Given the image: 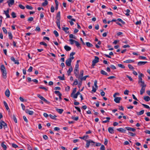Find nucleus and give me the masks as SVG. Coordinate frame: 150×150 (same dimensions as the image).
<instances>
[{
	"label": "nucleus",
	"instance_id": "obj_56",
	"mask_svg": "<svg viewBox=\"0 0 150 150\" xmlns=\"http://www.w3.org/2000/svg\"><path fill=\"white\" fill-rule=\"evenodd\" d=\"M78 84V81L77 79H75L73 83V85H76Z\"/></svg>",
	"mask_w": 150,
	"mask_h": 150
},
{
	"label": "nucleus",
	"instance_id": "obj_3",
	"mask_svg": "<svg viewBox=\"0 0 150 150\" xmlns=\"http://www.w3.org/2000/svg\"><path fill=\"white\" fill-rule=\"evenodd\" d=\"M74 58V57H72L71 58H68L65 62V63L67 66L70 67L71 65L72 60Z\"/></svg>",
	"mask_w": 150,
	"mask_h": 150
},
{
	"label": "nucleus",
	"instance_id": "obj_33",
	"mask_svg": "<svg viewBox=\"0 0 150 150\" xmlns=\"http://www.w3.org/2000/svg\"><path fill=\"white\" fill-rule=\"evenodd\" d=\"M89 75H86L84 76H83L82 78L80 80H81V81L84 80L85 81L87 77H89Z\"/></svg>",
	"mask_w": 150,
	"mask_h": 150
},
{
	"label": "nucleus",
	"instance_id": "obj_58",
	"mask_svg": "<svg viewBox=\"0 0 150 150\" xmlns=\"http://www.w3.org/2000/svg\"><path fill=\"white\" fill-rule=\"evenodd\" d=\"M33 68L32 67L30 66V67L29 69H28V71L29 72H31L32 71Z\"/></svg>",
	"mask_w": 150,
	"mask_h": 150
},
{
	"label": "nucleus",
	"instance_id": "obj_18",
	"mask_svg": "<svg viewBox=\"0 0 150 150\" xmlns=\"http://www.w3.org/2000/svg\"><path fill=\"white\" fill-rule=\"evenodd\" d=\"M10 94V91L8 89L6 90L5 92V95L8 97H9Z\"/></svg>",
	"mask_w": 150,
	"mask_h": 150
},
{
	"label": "nucleus",
	"instance_id": "obj_62",
	"mask_svg": "<svg viewBox=\"0 0 150 150\" xmlns=\"http://www.w3.org/2000/svg\"><path fill=\"white\" fill-rule=\"evenodd\" d=\"M19 7L23 9H24L25 8V6H23L22 4H19L18 6Z\"/></svg>",
	"mask_w": 150,
	"mask_h": 150
},
{
	"label": "nucleus",
	"instance_id": "obj_31",
	"mask_svg": "<svg viewBox=\"0 0 150 150\" xmlns=\"http://www.w3.org/2000/svg\"><path fill=\"white\" fill-rule=\"evenodd\" d=\"M88 135H86V136H84L82 137H80L79 138L85 140L87 139H88Z\"/></svg>",
	"mask_w": 150,
	"mask_h": 150
},
{
	"label": "nucleus",
	"instance_id": "obj_10",
	"mask_svg": "<svg viewBox=\"0 0 150 150\" xmlns=\"http://www.w3.org/2000/svg\"><path fill=\"white\" fill-rule=\"evenodd\" d=\"M125 129L129 131L135 132L136 129L134 128H132L129 127H126Z\"/></svg>",
	"mask_w": 150,
	"mask_h": 150
},
{
	"label": "nucleus",
	"instance_id": "obj_60",
	"mask_svg": "<svg viewBox=\"0 0 150 150\" xmlns=\"http://www.w3.org/2000/svg\"><path fill=\"white\" fill-rule=\"evenodd\" d=\"M35 30L36 31H37L38 32H39L40 30V28L39 26H38L36 27V29H35Z\"/></svg>",
	"mask_w": 150,
	"mask_h": 150
},
{
	"label": "nucleus",
	"instance_id": "obj_32",
	"mask_svg": "<svg viewBox=\"0 0 150 150\" xmlns=\"http://www.w3.org/2000/svg\"><path fill=\"white\" fill-rule=\"evenodd\" d=\"M76 88H74L73 89V91L71 94V96L72 97L73 94L76 92Z\"/></svg>",
	"mask_w": 150,
	"mask_h": 150
},
{
	"label": "nucleus",
	"instance_id": "obj_49",
	"mask_svg": "<svg viewBox=\"0 0 150 150\" xmlns=\"http://www.w3.org/2000/svg\"><path fill=\"white\" fill-rule=\"evenodd\" d=\"M141 104L145 108H147V109H150V107H149V106H148V105H146L144 104H142V103H141Z\"/></svg>",
	"mask_w": 150,
	"mask_h": 150
},
{
	"label": "nucleus",
	"instance_id": "obj_43",
	"mask_svg": "<svg viewBox=\"0 0 150 150\" xmlns=\"http://www.w3.org/2000/svg\"><path fill=\"white\" fill-rule=\"evenodd\" d=\"M79 82L78 84V86L79 87V88H80L82 84V81H81V80H79Z\"/></svg>",
	"mask_w": 150,
	"mask_h": 150
},
{
	"label": "nucleus",
	"instance_id": "obj_15",
	"mask_svg": "<svg viewBox=\"0 0 150 150\" xmlns=\"http://www.w3.org/2000/svg\"><path fill=\"white\" fill-rule=\"evenodd\" d=\"M147 62H142L140 61L139 62L137 63V65L139 66H142L145 64L147 63Z\"/></svg>",
	"mask_w": 150,
	"mask_h": 150
},
{
	"label": "nucleus",
	"instance_id": "obj_41",
	"mask_svg": "<svg viewBox=\"0 0 150 150\" xmlns=\"http://www.w3.org/2000/svg\"><path fill=\"white\" fill-rule=\"evenodd\" d=\"M25 7L27 9L29 10H32L33 9V8L32 6H30L28 5H26Z\"/></svg>",
	"mask_w": 150,
	"mask_h": 150
},
{
	"label": "nucleus",
	"instance_id": "obj_54",
	"mask_svg": "<svg viewBox=\"0 0 150 150\" xmlns=\"http://www.w3.org/2000/svg\"><path fill=\"white\" fill-rule=\"evenodd\" d=\"M76 40H73L72 39H70L69 40V41H70V43L71 44L73 45L74 44V43Z\"/></svg>",
	"mask_w": 150,
	"mask_h": 150
},
{
	"label": "nucleus",
	"instance_id": "obj_27",
	"mask_svg": "<svg viewBox=\"0 0 150 150\" xmlns=\"http://www.w3.org/2000/svg\"><path fill=\"white\" fill-rule=\"evenodd\" d=\"M123 62L125 63H130L134 62V61L132 59H128L124 61Z\"/></svg>",
	"mask_w": 150,
	"mask_h": 150
},
{
	"label": "nucleus",
	"instance_id": "obj_13",
	"mask_svg": "<svg viewBox=\"0 0 150 150\" xmlns=\"http://www.w3.org/2000/svg\"><path fill=\"white\" fill-rule=\"evenodd\" d=\"M74 71L75 76L77 78H78V75L79 73V70L74 69Z\"/></svg>",
	"mask_w": 150,
	"mask_h": 150
},
{
	"label": "nucleus",
	"instance_id": "obj_55",
	"mask_svg": "<svg viewBox=\"0 0 150 150\" xmlns=\"http://www.w3.org/2000/svg\"><path fill=\"white\" fill-rule=\"evenodd\" d=\"M74 43H75L76 46L77 47H80V44L78 42H77L76 41H75Z\"/></svg>",
	"mask_w": 150,
	"mask_h": 150
},
{
	"label": "nucleus",
	"instance_id": "obj_63",
	"mask_svg": "<svg viewBox=\"0 0 150 150\" xmlns=\"http://www.w3.org/2000/svg\"><path fill=\"white\" fill-rule=\"evenodd\" d=\"M12 146L13 147L16 148L18 147V145H17L16 144H15L14 143H13L12 144Z\"/></svg>",
	"mask_w": 150,
	"mask_h": 150
},
{
	"label": "nucleus",
	"instance_id": "obj_29",
	"mask_svg": "<svg viewBox=\"0 0 150 150\" xmlns=\"http://www.w3.org/2000/svg\"><path fill=\"white\" fill-rule=\"evenodd\" d=\"M144 110H142L139 112H136L137 113V114L138 115H140L143 114L144 113Z\"/></svg>",
	"mask_w": 150,
	"mask_h": 150
},
{
	"label": "nucleus",
	"instance_id": "obj_45",
	"mask_svg": "<svg viewBox=\"0 0 150 150\" xmlns=\"http://www.w3.org/2000/svg\"><path fill=\"white\" fill-rule=\"evenodd\" d=\"M13 118L14 122L16 123H17V120L16 117L15 115H13Z\"/></svg>",
	"mask_w": 150,
	"mask_h": 150
},
{
	"label": "nucleus",
	"instance_id": "obj_51",
	"mask_svg": "<svg viewBox=\"0 0 150 150\" xmlns=\"http://www.w3.org/2000/svg\"><path fill=\"white\" fill-rule=\"evenodd\" d=\"M71 118L76 121H77L79 119V117L78 116H77L76 117H75L74 116H72L71 117Z\"/></svg>",
	"mask_w": 150,
	"mask_h": 150
},
{
	"label": "nucleus",
	"instance_id": "obj_61",
	"mask_svg": "<svg viewBox=\"0 0 150 150\" xmlns=\"http://www.w3.org/2000/svg\"><path fill=\"white\" fill-rule=\"evenodd\" d=\"M2 29L3 31V32H4V33L6 34L7 33V30L4 27H3L2 28Z\"/></svg>",
	"mask_w": 150,
	"mask_h": 150
},
{
	"label": "nucleus",
	"instance_id": "obj_7",
	"mask_svg": "<svg viewBox=\"0 0 150 150\" xmlns=\"http://www.w3.org/2000/svg\"><path fill=\"white\" fill-rule=\"evenodd\" d=\"M83 73L84 71L83 70H82L80 71V74L79 75H78V78H77L78 80H80L81 78H82V77L83 76Z\"/></svg>",
	"mask_w": 150,
	"mask_h": 150
},
{
	"label": "nucleus",
	"instance_id": "obj_64",
	"mask_svg": "<svg viewBox=\"0 0 150 150\" xmlns=\"http://www.w3.org/2000/svg\"><path fill=\"white\" fill-rule=\"evenodd\" d=\"M100 150H105V148L104 145H102L101 146Z\"/></svg>",
	"mask_w": 150,
	"mask_h": 150
},
{
	"label": "nucleus",
	"instance_id": "obj_14",
	"mask_svg": "<svg viewBox=\"0 0 150 150\" xmlns=\"http://www.w3.org/2000/svg\"><path fill=\"white\" fill-rule=\"evenodd\" d=\"M25 112L27 113L28 114L30 115H32L34 113L33 111L30 110L28 109L25 110Z\"/></svg>",
	"mask_w": 150,
	"mask_h": 150
},
{
	"label": "nucleus",
	"instance_id": "obj_23",
	"mask_svg": "<svg viewBox=\"0 0 150 150\" xmlns=\"http://www.w3.org/2000/svg\"><path fill=\"white\" fill-rule=\"evenodd\" d=\"M64 48L67 51H69L71 49L70 47L67 45L64 46Z\"/></svg>",
	"mask_w": 150,
	"mask_h": 150
},
{
	"label": "nucleus",
	"instance_id": "obj_4",
	"mask_svg": "<svg viewBox=\"0 0 150 150\" xmlns=\"http://www.w3.org/2000/svg\"><path fill=\"white\" fill-rule=\"evenodd\" d=\"M86 147L88 148L89 147L90 144L91 146H93L95 142H94L93 140H86Z\"/></svg>",
	"mask_w": 150,
	"mask_h": 150
},
{
	"label": "nucleus",
	"instance_id": "obj_6",
	"mask_svg": "<svg viewBox=\"0 0 150 150\" xmlns=\"http://www.w3.org/2000/svg\"><path fill=\"white\" fill-rule=\"evenodd\" d=\"M38 97L39 98L42 100L45 103L49 104L50 102L48 101L46 99L44 98L43 96H41L40 94H38L37 95Z\"/></svg>",
	"mask_w": 150,
	"mask_h": 150
},
{
	"label": "nucleus",
	"instance_id": "obj_53",
	"mask_svg": "<svg viewBox=\"0 0 150 150\" xmlns=\"http://www.w3.org/2000/svg\"><path fill=\"white\" fill-rule=\"evenodd\" d=\"M69 37L71 38H74V39H76V38L72 34H71L69 35Z\"/></svg>",
	"mask_w": 150,
	"mask_h": 150
},
{
	"label": "nucleus",
	"instance_id": "obj_42",
	"mask_svg": "<svg viewBox=\"0 0 150 150\" xmlns=\"http://www.w3.org/2000/svg\"><path fill=\"white\" fill-rule=\"evenodd\" d=\"M71 21H69V22H70V24L71 25H72L74 24V23L72 22V21H75L76 20L75 19H74V18H72V19H71Z\"/></svg>",
	"mask_w": 150,
	"mask_h": 150
},
{
	"label": "nucleus",
	"instance_id": "obj_47",
	"mask_svg": "<svg viewBox=\"0 0 150 150\" xmlns=\"http://www.w3.org/2000/svg\"><path fill=\"white\" fill-rule=\"evenodd\" d=\"M62 29L65 32L69 33V32H67V30H68L69 29V28H68L66 27V28H64V27H62Z\"/></svg>",
	"mask_w": 150,
	"mask_h": 150
},
{
	"label": "nucleus",
	"instance_id": "obj_24",
	"mask_svg": "<svg viewBox=\"0 0 150 150\" xmlns=\"http://www.w3.org/2000/svg\"><path fill=\"white\" fill-rule=\"evenodd\" d=\"M100 73L103 75H105L106 76H109V75L108 74V73H107L105 71L102 70L100 71Z\"/></svg>",
	"mask_w": 150,
	"mask_h": 150
},
{
	"label": "nucleus",
	"instance_id": "obj_21",
	"mask_svg": "<svg viewBox=\"0 0 150 150\" xmlns=\"http://www.w3.org/2000/svg\"><path fill=\"white\" fill-rule=\"evenodd\" d=\"M5 143L4 142H2L1 144V146L4 148V150H6L7 149L6 146L4 144Z\"/></svg>",
	"mask_w": 150,
	"mask_h": 150
},
{
	"label": "nucleus",
	"instance_id": "obj_2",
	"mask_svg": "<svg viewBox=\"0 0 150 150\" xmlns=\"http://www.w3.org/2000/svg\"><path fill=\"white\" fill-rule=\"evenodd\" d=\"M140 83V86L142 88L140 91V94L142 95L145 91V87L146 85L145 84L144 81H143Z\"/></svg>",
	"mask_w": 150,
	"mask_h": 150
},
{
	"label": "nucleus",
	"instance_id": "obj_40",
	"mask_svg": "<svg viewBox=\"0 0 150 150\" xmlns=\"http://www.w3.org/2000/svg\"><path fill=\"white\" fill-rule=\"evenodd\" d=\"M117 21H119L121 22L123 24H125V23L121 19L119 18L117 19Z\"/></svg>",
	"mask_w": 150,
	"mask_h": 150
},
{
	"label": "nucleus",
	"instance_id": "obj_36",
	"mask_svg": "<svg viewBox=\"0 0 150 150\" xmlns=\"http://www.w3.org/2000/svg\"><path fill=\"white\" fill-rule=\"evenodd\" d=\"M0 124L2 125V126H3L4 127L6 126V124L3 121L1 120L0 121Z\"/></svg>",
	"mask_w": 150,
	"mask_h": 150
},
{
	"label": "nucleus",
	"instance_id": "obj_38",
	"mask_svg": "<svg viewBox=\"0 0 150 150\" xmlns=\"http://www.w3.org/2000/svg\"><path fill=\"white\" fill-rule=\"evenodd\" d=\"M56 23L57 26L59 29H61L60 21H56Z\"/></svg>",
	"mask_w": 150,
	"mask_h": 150
},
{
	"label": "nucleus",
	"instance_id": "obj_30",
	"mask_svg": "<svg viewBox=\"0 0 150 150\" xmlns=\"http://www.w3.org/2000/svg\"><path fill=\"white\" fill-rule=\"evenodd\" d=\"M106 119H107L106 120L102 121V122L103 123H107V122H109V120L110 119V117H106Z\"/></svg>",
	"mask_w": 150,
	"mask_h": 150
},
{
	"label": "nucleus",
	"instance_id": "obj_34",
	"mask_svg": "<svg viewBox=\"0 0 150 150\" xmlns=\"http://www.w3.org/2000/svg\"><path fill=\"white\" fill-rule=\"evenodd\" d=\"M86 46L88 47H92L93 46L92 44L88 42H86Z\"/></svg>",
	"mask_w": 150,
	"mask_h": 150
},
{
	"label": "nucleus",
	"instance_id": "obj_35",
	"mask_svg": "<svg viewBox=\"0 0 150 150\" xmlns=\"http://www.w3.org/2000/svg\"><path fill=\"white\" fill-rule=\"evenodd\" d=\"M58 78L61 80H64V74H63L62 77L61 76H58Z\"/></svg>",
	"mask_w": 150,
	"mask_h": 150
},
{
	"label": "nucleus",
	"instance_id": "obj_1",
	"mask_svg": "<svg viewBox=\"0 0 150 150\" xmlns=\"http://www.w3.org/2000/svg\"><path fill=\"white\" fill-rule=\"evenodd\" d=\"M0 70L2 74L3 78L4 79H6L7 77V73L5 67L3 64H2L1 65Z\"/></svg>",
	"mask_w": 150,
	"mask_h": 150
},
{
	"label": "nucleus",
	"instance_id": "obj_57",
	"mask_svg": "<svg viewBox=\"0 0 150 150\" xmlns=\"http://www.w3.org/2000/svg\"><path fill=\"white\" fill-rule=\"evenodd\" d=\"M40 45H43L45 46H47V44L44 42H40Z\"/></svg>",
	"mask_w": 150,
	"mask_h": 150
},
{
	"label": "nucleus",
	"instance_id": "obj_16",
	"mask_svg": "<svg viewBox=\"0 0 150 150\" xmlns=\"http://www.w3.org/2000/svg\"><path fill=\"white\" fill-rule=\"evenodd\" d=\"M117 130L122 133H125L126 130L122 128H119L117 129Z\"/></svg>",
	"mask_w": 150,
	"mask_h": 150
},
{
	"label": "nucleus",
	"instance_id": "obj_11",
	"mask_svg": "<svg viewBox=\"0 0 150 150\" xmlns=\"http://www.w3.org/2000/svg\"><path fill=\"white\" fill-rule=\"evenodd\" d=\"M144 76V75L141 73L139 75V81L138 83H140L142 82L143 81H142V77L143 76Z\"/></svg>",
	"mask_w": 150,
	"mask_h": 150
},
{
	"label": "nucleus",
	"instance_id": "obj_39",
	"mask_svg": "<svg viewBox=\"0 0 150 150\" xmlns=\"http://www.w3.org/2000/svg\"><path fill=\"white\" fill-rule=\"evenodd\" d=\"M48 4V1L47 0H45L44 2L42 4L43 6H45Z\"/></svg>",
	"mask_w": 150,
	"mask_h": 150
},
{
	"label": "nucleus",
	"instance_id": "obj_26",
	"mask_svg": "<svg viewBox=\"0 0 150 150\" xmlns=\"http://www.w3.org/2000/svg\"><path fill=\"white\" fill-rule=\"evenodd\" d=\"M49 116L51 119L56 120L57 119L55 118L57 117V116L56 115H53L51 114H50Z\"/></svg>",
	"mask_w": 150,
	"mask_h": 150
},
{
	"label": "nucleus",
	"instance_id": "obj_25",
	"mask_svg": "<svg viewBox=\"0 0 150 150\" xmlns=\"http://www.w3.org/2000/svg\"><path fill=\"white\" fill-rule=\"evenodd\" d=\"M56 110L57 112L60 114H61L64 111V110L63 109L58 108H57Z\"/></svg>",
	"mask_w": 150,
	"mask_h": 150
},
{
	"label": "nucleus",
	"instance_id": "obj_22",
	"mask_svg": "<svg viewBox=\"0 0 150 150\" xmlns=\"http://www.w3.org/2000/svg\"><path fill=\"white\" fill-rule=\"evenodd\" d=\"M143 99L145 101L148 102L150 100V98L149 96H144Z\"/></svg>",
	"mask_w": 150,
	"mask_h": 150
},
{
	"label": "nucleus",
	"instance_id": "obj_5",
	"mask_svg": "<svg viewBox=\"0 0 150 150\" xmlns=\"http://www.w3.org/2000/svg\"><path fill=\"white\" fill-rule=\"evenodd\" d=\"M99 58L97 56H95V59L92 61V68H94V66L96 64L99 62Z\"/></svg>",
	"mask_w": 150,
	"mask_h": 150
},
{
	"label": "nucleus",
	"instance_id": "obj_48",
	"mask_svg": "<svg viewBox=\"0 0 150 150\" xmlns=\"http://www.w3.org/2000/svg\"><path fill=\"white\" fill-rule=\"evenodd\" d=\"M117 66L119 67L122 68L124 69L125 68V66L121 64H117Z\"/></svg>",
	"mask_w": 150,
	"mask_h": 150
},
{
	"label": "nucleus",
	"instance_id": "obj_44",
	"mask_svg": "<svg viewBox=\"0 0 150 150\" xmlns=\"http://www.w3.org/2000/svg\"><path fill=\"white\" fill-rule=\"evenodd\" d=\"M8 34L9 39L11 40L13 38V36L12 33L11 32H8Z\"/></svg>",
	"mask_w": 150,
	"mask_h": 150
},
{
	"label": "nucleus",
	"instance_id": "obj_46",
	"mask_svg": "<svg viewBox=\"0 0 150 150\" xmlns=\"http://www.w3.org/2000/svg\"><path fill=\"white\" fill-rule=\"evenodd\" d=\"M11 15L13 18H15L16 17V13L13 12H12Z\"/></svg>",
	"mask_w": 150,
	"mask_h": 150
},
{
	"label": "nucleus",
	"instance_id": "obj_19",
	"mask_svg": "<svg viewBox=\"0 0 150 150\" xmlns=\"http://www.w3.org/2000/svg\"><path fill=\"white\" fill-rule=\"evenodd\" d=\"M108 130L110 133L111 134H113L114 133V131L112 127H109Z\"/></svg>",
	"mask_w": 150,
	"mask_h": 150
},
{
	"label": "nucleus",
	"instance_id": "obj_37",
	"mask_svg": "<svg viewBox=\"0 0 150 150\" xmlns=\"http://www.w3.org/2000/svg\"><path fill=\"white\" fill-rule=\"evenodd\" d=\"M128 134L132 137H134L136 135V134L130 132H128Z\"/></svg>",
	"mask_w": 150,
	"mask_h": 150
},
{
	"label": "nucleus",
	"instance_id": "obj_9",
	"mask_svg": "<svg viewBox=\"0 0 150 150\" xmlns=\"http://www.w3.org/2000/svg\"><path fill=\"white\" fill-rule=\"evenodd\" d=\"M7 2L8 3V6L10 7L14 4V0H8L7 1Z\"/></svg>",
	"mask_w": 150,
	"mask_h": 150
},
{
	"label": "nucleus",
	"instance_id": "obj_59",
	"mask_svg": "<svg viewBox=\"0 0 150 150\" xmlns=\"http://www.w3.org/2000/svg\"><path fill=\"white\" fill-rule=\"evenodd\" d=\"M129 91L127 90H126L124 92V94L125 95H128Z\"/></svg>",
	"mask_w": 150,
	"mask_h": 150
},
{
	"label": "nucleus",
	"instance_id": "obj_8",
	"mask_svg": "<svg viewBox=\"0 0 150 150\" xmlns=\"http://www.w3.org/2000/svg\"><path fill=\"white\" fill-rule=\"evenodd\" d=\"M56 21H60V11L58 12L56 16Z\"/></svg>",
	"mask_w": 150,
	"mask_h": 150
},
{
	"label": "nucleus",
	"instance_id": "obj_17",
	"mask_svg": "<svg viewBox=\"0 0 150 150\" xmlns=\"http://www.w3.org/2000/svg\"><path fill=\"white\" fill-rule=\"evenodd\" d=\"M4 14L6 16L7 18H10V16L8 14L9 10H8V9L6 11H4Z\"/></svg>",
	"mask_w": 150,
	"mask_h": 150
},
{
	"label": "nucleus",
	"instance_id": "obj_20",
	"mask_svg": "<svg viewBox=\"0 0 150 150\" xmlns=\"http://www.w3.org/2000/svg\"><path fill=\"white\" fill-rule=\"evenodd\" d=\"M104 55L107 57L111 58V57L110 56H112L113 55V53L112 52H111L109 53V55L105 54H104Z\"/></svg>",
	"mask_w": 150,
	"mask_h": 150
},
{
	"label": "nucleus",
	"instance_id": "obj_50",
	"mask_svg": "<svg viewBox=\"0 0 150 150\" xmlns=\"http://www.w3.org/2000/svg\"><path fill=\"white\" fill-rule=\"evenodd\" d=\"M54 34L55 35L56 37H57L59 36V34L56 30H54L53 32Z\"/></svg>",
	"mask_w": 150,
	"mask_h": 150
},
{
	"label": "nucleus",
	"instance_id": "obj_12",
	"mask_svg": "<svg viewBox=\"0 0 150 150\" xmlns=\"http://www.w3.org/2000/svg\"><path fill=\"white\" fill-rule=\"evenodd\" d=\"M121 98L119 97L115 98L114 99V101L117 103H119L120 102V100L121 99Z\"/></svg>",
	"mask_w": 150,
	"mask_h": 150
},
{
	"label": "nucleus",
	"instance_id": "obj_52",
	"mask_svg": "<svg viewBox=\"0 0 150 150\" xmlns=\"http://www.w3.org/2000/svg\"><path fill=\"white\" fill-rule=\"evenodd\" d=\"M129 68L132 70H133L134 69V67L132 66L131 64H128V65Z\"/></svg>",
	"mask_w": 150,
	"mask_h": 150
},
{
	"label": "nucleus",
	"instance_id": "obj_28",
	"mask_svg": "<svg viewBox=\"0 0 150 150\" xmlns=\"http://www.w3.org/2000/svg\"><path fill=\"white\" fill-rule=\"evenodd\" d=\"M4 105L5 106L6 109L8 110H9V107L7 103H6V102L5 101H4Z\"/></svg>",
	"mask_w": 150,
	"mask_h": 150
}]
</instances>
